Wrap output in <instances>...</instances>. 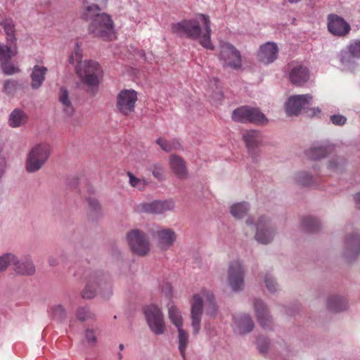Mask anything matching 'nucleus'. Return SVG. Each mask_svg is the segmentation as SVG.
<instances>
[{
    "mask_svg": "<svg viewBox=\"0 0 360 360\" xmlns=\"http://www.w3.org/2000/svg\"><path fill=\"white\" fill-rule=\"evenodd\" d=\"M82 54L78 43L75 44V51L68 58L70 64L77 63L75 70L82 82L88 87V91L94 92L97 89L103 70L100 65L94 60H82Z\"/></svg>",
    "mask_w": 360,
    "mask_h": 360,
    "instance_id": "obj_1",
    "label": "nucleus"
},
{
    "mask_svg": "<svg viewBox=\"0 0 360 360\" xmlns=\"http://www.w3.org/2000/svg\"><path fill=\"white\" fill-rule=\"evenodd\" d=\"M205 33L201 35V28L199 22L195 19L185 20L174 23L172 26L173 32L179 35H186L193 39H200V44L206 49L213 50L214 46L211 41V27L209 17L204 14H200Z\"/></svg>",
    "mask_w": 360,
    "mask_h": 360,
    "instance_id": "obj_2",
    "label": "nucleus"
},
{
    "mask_svg": "<svg viewBox=\"0 0 360 360\" xmlns=\"http://www.w3.org/2000/svg\"><path fill=\"white\" fill-rule=\"evenodd\" d=\"M190 304L191 326L193 333L196 335L200 330L204 305L206 314L211 317L216 316L217 306L213 293L204 288L193 295Z\"/></svg>",
    "mask_w": 360,
    "mask_h": 360,
    "instance_id": "obj_3",
    "label": "nucleus"
},
{
    "mask_svg": "<svg viewBox=\"0 0 360 360\" xmlns=\"http://www.w3.org/2000/svg\"><path fill=\"white\" fill-rule=\"evenodd\" d=\"M100 8L96 4L86 7L83 12V18L86 20H91L89 30L94 36L105 40H112L115 32L113 22L110 17L105 13H98Z\"/></svg>",
    "mask_w": 360,
    "mask_h": 360,
    "instance_id": "obj_4",
    "label": "nucleus"
},
{
    "mask_svg": "<svg viewBox=\"0 0 360 360\" xmlns=\"http://www.w3.org/2000/svg\"><path fill=\"white\" fill-rule=\"evenodd\" d=\"M219 59L224 68L238 70L243 67L240 52L229 42L220 44Z\"/></svg>",
    "mask_w": 360,
    "mask_h": 360,
    "instance_id": "obj_5",
    "label": "nucleus"
},
{
    "mask_svg": "<svg viewBox=\"0 0 360 360\" xmlns=\"http://www.w3.org/2000/svg\"><path fill=\"white\" fill-rule=\"evenodd\" d=\"M138 100L137 93L133 89L121 90L116 97V109L124 116H129L135 111Z\"/></svg>",
    "mask_w": 360,
    "mask_h": 360,
    "instance_id": "obj_6",
    "label": "nucleus"
},
{
    "mask_svg": "<svg viewBox=\"0 0 360 360\" xmlns=\"http://www.w3.org/2000/svg\"><path fill=\"white\" fill-rule=\"evenodd\" d=\"M144 314L150 330L155 335L165 332L164 316L161 309L156 305L150 304L144 309Z\"/></svg>",
    "mask_w": 360,
    "mask_h": 360,
    "instance_id": "obj_7",
    "label": "nucleus"
},
{
    "mask_svg": "<svg viewBox=\"0 0 360 360\" xmlns=\"http://www.w3.org/2000/svg\"><path fill=\"white\" fill-rule=\"evenodd\" d=\"M131 250L135 254L144 256L150 250V244L145 233L138 229L131 230L127 236Z\"/></svg>",
    "mask_w": 360,
    "mask_h": 360,
    "instance_id": "obj_8",
    "label": "nucleus"
},
{
    "mask_svg": "<svg viewBox=\"0 0 360 360\" xmlns=\"http://www.w3.org/2000/svg\"><path fill=\"white\" fill-rule=\"evenodd\" d=\"M311 94L295 95L289 97L285 103L288 115H297L302 110L307 109L312 103Z\"/></svg>",
    "mask_w": 360,
    "mask_h": 360,
    "instance_id": "obj_9",
    "label": "nucleus"
},
{
    "mask_svg": "<svg viewBox=\"0 0 360 360\" xmlns=\"http://www.w3.org/2000/svg\"><path fill=\"white\" fill-rule=\"evenodd\" d=\"M255 240L261 244H268L274 238L275 230L270 220L265 216L259 218L255 224Z\"/></svg>",
    "mask_w": 360,
    "mask_h": 360,
    "instance_id": "obj_10",
    "label": "nucleus"
},
{
    "mask_svg": "<svg viewBox=\"0 0 360 360\" xmlns=\"http://www.w3.org/2000/svg\"><path fill=\"white\" fill-rule=\"evenodd\" d=\"M228 283L233 291H239L243 288L244 270L238 261H233L229 265Z\"/></svg>",
    "mask_w": 360,
    "mask_h": 360,
    "instance_id": "obj_11",
    "label": "nucleus"
},
{
    "mask_svg": "<svg viewBox=\"0 0 360 360\" xmlns=\"http://www.w3.org/2000/svg\"><path fill=\"white\" fill-rule=\"evenodd\" d=\"M328 29L334 36L345 37L349 32L351 27L342 17L330 14L328 16Z\"/></svg>",
    "mask_w": 360,
    "mask_h": 360,
    "instance_id": "obj_12",
    "label": "nucleus"
},
{
    "mask_svg": "<svg viewBox=\"0 0 360 360\" xmlns=\"http://www.w3.org/2000/svg\"><path fill=\"white\" fill-rule=\"evenodd\" d=\"M339 58L341 63L345 66L349 68L354 64L356 60L360 58V40H352L347 49L340 51Z\"/></svg>",
    "mask_w": 360,
    "mask_h": 360,
    "instance_id": "obj_13",
    "label": "nucleus"
},
{
    "mask_svg": "<svg viewBox=\"0 0 360 360\" xmlns=\"http://www.w3.org/2000/svg\"><path fill=\"white\" fill-rule=\"evenodd\" d=\"M289 79L295 85H304L309 79V72L308 68L299 63L290 64Z\"/></svg>",
    "mask_w": 360,
    "mask_h": 360,
    "instance_id": "obj_14",
    "label": "nucleus"
},
{
    "mask_svg": "<svg viewBox=\"0 0 360 360\" xmlns=\"http://www.w3.org/2000/svg\"><path fill=\"white\" fill-rule=\"evenodd\" d=\"M278 49L276 43L268 41L260 46L258 60L264 65L272 63L278 57Z\"/></svg>",
    "mask_w": 360,
    "mask_h": 360,
    "instance_id": "obj_15",
    "label": "nucleus"
},
{
    "mask_svg": "<svg viewBox=\"0 0 360 360\" xmlns=\"http://www.w3.org/2000/svg\"><path fill=\"white\" fill-rule=\"evenodd\" d=\"M335 150V146L328 141L313 143L304 153L308 158H325Z\"/></svg>",
    "mask_w": 360,
    "mask_h": 360,
    "instance_id": "obj_16",
    "label": "nucleus"
},
{
    "mask_svg": "<svg viewBox=\"0 0 360 360\" xmlns=\"http://www.w3.org/2000/svg\"><path fill=\"white\" fill-rule=\"evenodd\" d=\"M153 237L157 240L159 248L166 250L174 243L176 239V234L171 229H162L156 231L153 233Z\"/></svg>",
    "mask_w": 360,
    "mask_h": 360,
    "instance_id": "obj_17",
    "label": "nucleus"
},
{
    "mask_svg": "<svg viewBox=\"0 0 360 360\" xmlns=\"http://www.w3.org/2000/svg\"><path fill=\"white\" fill-rule=\"evenodd\" d=\"M99 287L101 290H108L110 289V283L108 281L107 278L102 276L96 278V281H89L86 285L84 289L82 292V296L84 299H91L96 294L97 289L95 287V283Z\"/></svg>",
    "mask_w": 360,
    "mask_h": 360,
    "instance_id": "obj_18",
    "label": "nucleus"
},
{
    "mask_svg": "<svg viewBox=\"0 0 360 360\" xmlns=\"http://www.w3.org/2000/svg\"><path fill=\"white\" fill-rule=\"evenodd\" d=\"M174 202L172 200L164 201H153L143 205V210L151 214H162L167 211L172 210L174 207Z\"/></svg>",
    "mask_w": 360,
    "mask_h": 360,
    "instance_id": "obj_19",
    "label": "nucleus"
},
{
    "mask_svg": "<svg viewBox=\"0 0 360 360\" xmlns=\"http://www.w3.org/2000/svg\"><path fill=\"white\" fill-rule=\"evenodd\" d=\"M14 271L20 275H32L35 272V267L28 257L18 259L15 257L13 262Z\"/></svg>",
    "mask_w": 360,
    "mask_h": 360,
    "instance_id": "obj_20",
    "label": "nucleus"
},
{
    "mask_svg": "<svg viewBox=\"0 0 360 360\" xmlns=\"http://www.w3.org/2000/svg\"><path fill=\"white\" fill-rule=\"evenodd\" d=\"M234 324L240 334L250 332L254 328V323L249 315L240 314L234 316Z\"/></svg>",
    "mask_w": 360,
    "mask_h": 360,
    "instance_id": "obj_21",
    "label": "nucleus"
},
{
    "mask_svg": "<svg viewBox=\"0 0 360 360\" xmlns=\"http://www.w3.org/2000/svg\"><path fill=\"white\" fill-rule=\"evenodd\" d=\"M47 72V68L44 66L36 65L33 67L30 74L32 79L31 87L33 89H39L45 79V75Z\"/></svg>",
    "mask_w": 360,
    "mask_h": 360,
    "instance_id": "obj_22",
    "label": "nucleus"
},
{
    "mask_svg": "<svg viewBox=\"0 0 360 360\" xmlns=\"http://www.w3.org/2000/svg\"><path fill=\"white\" fill-rule=\"evenodd\" d=\"M256 315L260 325L263 328H268L271 323V319L268 311L261 300H256L254 303Z\"/></svg>",
    "mask_w": 360,
    "mask_h": 360,
    "instance_id": "obj_23",
    "label": "nucleus"
},
{
    "mask_svg": "<svg viewBox=\"0 0 360 360\" xmlns=\"http://www.w3.org/2000/svg\"><path fill=\"white\" fill-rule=\"evenodd\" d=\"M58 100L63 107L64 113L70 116L73 114L75 109L70 98L69 93L65 87H61L58 94Z\"/></svg>",
    "mask_w": 360,
    "mask_h": 360,
    "instance_id": "obj_24",
    "label": "nucleus"
},
{
    "mask_svg": "<svg viewBox=\"0 0 360 360\" xmlns=\"http://www.w3.org/2000/svg\"><path fill=\"white\" fill-rule=\"evenodd\" d=\"M27 121L26 113L19 108L13 110L8 117V124L13 128L20 127Z\"/></svg>",
    "mask_w": 360,
    "mask_h": 360,
    "instance_id": "obj_25",
    "label": "nucleus"
},
{
    "mask_svg": "<svg viewBox=\"0 0 360 360\" xmlns=\"http://www.w3.org/2000/svg\"><path fill=\"white\" fill-rule=\"evenodd\" d=\"M50 155V145L46 143H40L31 148L27 158H49Z\"/></svg>",
    "mask_w": 360,
    "mask_h": 360,
    "instance_id": "obj_26",
    "label": "nucleus"
},
{
    "mask_svg": "<svg viewBox=\"0 0 360 360\" xmlns=\"http://www.w3.org/2000/svg\"><path fill=\"white\" fill-rule=\"evenodd\" d=\"M345 245L347 257L356 255L360 252V237L358 235L348 236Z\"/></svg>",
    "mask_w": 360,
    "mask_h": 360,
    "instance_id": "obj_27",
    "label": "nucleus"
},
{
    "mask_svg": "<svg viewBox=\"0 0 360 360\" xmlns=\"http://www.w3.org/2000/svg\"><path fill=\"white\" fill-rule=\"evenodd\" d=\"M243 137L249 150L254 148L262 141L261 134L257 130H248L243 133Z\"/></svg>",
    "mask_w": 360,
    "mask_h": 360,
    "instance_id": "obj_28",
    "label": "nucleus"
},
{
    "mask_svg": "<svg viewBox=\"0 0 360 360\" xmlns=\"http://www.w3.org/2000/svg\"><path fill=\"white\" fill-rule=\"evenodd\" d=\"M248 122L258 125H266L269 123V120L259 108L250 107Z\"/></svg>",
    "mask_w": 360,
    "mask_h": 360,
    "instance_id": "obj_29",
    "label": "nucleus"
},
{
    "mask_svg": "<svg viewBox=\"0 0 360 360\" xmlns=\"http://www.w3.org/2000/svg\"><path fill=\"white\" fill-rule=\"evenodd\" d=\"M0 24L6 34L7 43L15 44L16 38L15 37V26L13 20L11 18H6Z\"/></svg>",
    "mask_w": 360,
    "mask_h": 360,
    "instance_id": "obj_30",
    "label": "nucleus"
},
{
    "mask_svg": "<svg viewBox=\"0 0 360 360\" xmlns=\"http://www.w3.org/2000/svg\"><path fill=\"white\" fill-rule=\"evenodd\" d=\"M327 307L332 311L339 312L347 308V302L343 298L334 295L328 298Z\"/></svg>",
    "mask_w": 360,
    "mask_h": 360,
    "instance_id": "obj_31",
    "label": "nucleus"
},
{
    "mask_svg": "<svg viewBox=\"0 0 360 360\" xmlns=\"http://www.w3.org/2000/svg\"><path fill=\"white\" fill-rule=\"evenodd\" d=\"M170 167L179 178L184 179L187 177V169L183 159H171Z\"/></svg>",
    "mask_w": 360,
    "mask_h": 360,
    "instance_id": "obj_32",
    "label": "nucleus"
},
{
    "mask_svg": "<svg viewBox=\"0 0 360 360\" xmlns=\"http://www.w3.org/2000/svg\"><path fill=\"white\" fill-rule=\"evenodd\" d=\"M156 143L166 152H171L181 148L180 142L176 139L166 140L163 138H158L156 140Z\"/></svg>",
    "mask_w": 360,
    "mask_h": 360,
    "instance_id": "obj_33",
    "label": "nucleus"
},
{
    "mask_svg": "<svg viewBox=\"0 0 360 360\" xmlns=\"http://www.w3.org/2000/svg\"><path fill=\"white\" fill-rule=\"evenodd\" d=\"M17 53L15 44H11L8 43L0 45V60L1 63L7 62L10 58L14 56Z\"/></svg>",
    "mask_w": 360,
    "mask_h": 360,
    "instance_id": "obj_34",
    "label": "nucleus"
},
{
    "mask_svg": "<svg viewBox=\"0 0 360 360\" xmlns=\"http://www.w3.org/2000/svg\"><path fill=\"white\" fill-rule=\"evenodd\" d=\"M250 107L242 106L235 109L232 113V120L238 122H248Z\"/></svg>",
    "mask_w": 360,
    "mask_h": 360,
    "instance_id": "obj_35",
    "label": "nucleus"
},
{
    "mask_svg": "<svg viewBox=\"0 0 360 360\" xmlns=\"http://www.w3.org/2000/svg\"><path fill=\"white\" fill-rule=\"evenodd\" d=\"M168 315L171 322L177 328H181L183 321L181 311L179 309L172 305L169 308Z\"/></svg>",
    "mask_w": 360,
    "mask_h": 360,
    "instance_id": "obj_36",
    "label": "nucleus"
},
{
    "mask_svg": "<svg viewBox=\"0 0 360 360\" xmlns=\"http://www.w3.org/2000/svg\"><path fill=\"white\" fill-rule=\"evenodd\" d=\"M249 207L246 202L237 203L231 206V214L238 219L243 218L248 212Z\"/></svg>",
    "mask_w": 360,
    "mask_h": 360,
    "instance_id": "obj_37",
    "label": "nucleus"
},
{
    "mask_svg": "<svg viewBox=\"0 0 360 360\" xmlns=\"http://www.w3.org/2000/svg\"><path fill=\"white\" fill-rule=\"evenodd\" d=\"M179 349L182 357L185 358V352L188 343V333L181 328H178Z\"/></svg>",
    "mask_w": 360,
    "mask_h": 360,
    "instance_id": "obj_38",
    "label": "nucleus"
},
{
    "mask_svg": "<svg viewBox=\"0 0 360 360\" xmlns=\"http://www.w3.org/2000/svg\"><path fill=\"white\" fill-rule=\"evenodd\" d=\"M45 162L46 159H27L25 163L26 171L29 173L35 172L40 169Z\"/></svg>",
    "mask_w": 360,
    "mask_h": 360,
    "instance_id": "obj_39",
    "label": "nucleus"
},
{
    "mask_svg": "<svg viewBox=\"0 0 360 360\" xmlns=\"http://www.w3.org/2000/svg\"><path fill=\"white\" fill-rule=\"evenodd\" d=\"M302 226L309 232H315L319 230L320 223L317 219L309 216L302 219Z\"/></svg>",
    "mask_w": 360,
    "mask_h": 360,
    "instance_id": "obj_40",
    "label": "nucleus"
},
{
    "mask_svg": "<svg viewBox=\"0 0 360 360\" xmlns=\"http://www.w3.org/2000/svg\"><path fill=\"white\" fill-rule=\"evenodd\" d=\"M76 316L77 319L81 321H85L94 318V314L86 307H79L77 310Z\"/></svg>",
    "mask_w": 360,
    "mask_h": 360,
    "instance_id": "obj_41",
    "label": "nucleus"
},
{
    "mask_svg": "<svg viewBox=\"0 0 360 360\" xmlns=\"http://www.w3.org/2000/svg\"><path fill=\"white\" fill-rule=\"evenodd\" d=\"M15 256L11 253H6L0 256V272L5 271L11 263L13 264Z\"/></svg>",
    "mask_w": 360,
    "mask_h": 360,
    "instance_id": "obj_42",
    "label": "nucleus"
},
{
    "mask_svg": "<svg viewBox=\"0 0 360 360\" xmlns=\"http://www.w3.org/2000/svg\"><path fill=\"white\" fill-rule=\"evenodd\" d=\"M49 312L54 319L63 320L65 318V311L61 304L53 305Z\"/></svg>",
    "mask_w": 360,
    "mask_h": 360,
    "instance_id": "obj_43",
    "label": "nucleus"
},
{
    "mask_svg": "<svg viewBox=\"0 0 360 360\" xmlns=\"http://www.w3.org/2000/svg\"><path fill=\"white\" fill-rule=\"evenodd\" d=\"M297 181L303 186H311L313 183V179L309 174L301 172L297 174Z\"/></svg>",
    "mask_w": 360,
    "mask_h": 360,
    "instance_id": "obj_44",
    "label": "nucleus"
},
{
    "mask_svg": "<svg viewBox=\"0 0 360 360\" xmlns=\"http://www.w3.org/2000/svg\"><path fill=\"white\" fill-rule=\"evenodd\" d=\"M4 91L8 94H12L16 91L18 88V83L15 80H6L4 82Z\"/></svg>",
    "mask_w": 360,
    "mask_h": 360,
    "instance_id": "obj_45",
    "label": "nucleus"
},
{
    "mask_svg": "<svg viewBox=\"0 0 360 360\" xmlns=\"http://www.w3.org/2000/svg\"><path fill=\"white\" fill-rule=\"evenodd\" d=\"M127 174L129 177V183L131 186L138 188L139 189L143 188L145 184L143 180L136 178L131 172H128Z\"/></svg>",
    "mask_w": 360,
    "mask_h": 360,
    "instance_id": "obj_46",
    "label": "nucleus"
},
{
    "mask_svg": "<svg viewBox=\"0 0 360 360\" xmlns=\"http://www.w3.org/2000/svg\"><path fill=\"white\" fill-rule=\"evenodd\" d=\"M264 283L269 292H274L276 290L277 283L270 275H266L264 278Z\"/></svg>",
    "mask_w": 360,
    "mask_h": 360,
    "instance_id": "obj_47",
    "label": "nucleus"
},
{
    "mask_svg": "<svg viewBox=\"0 0 360 360\" xmlns=\"http://www.w3.org/2000/svg\"><path fill=\"white\" fill-rule=\"evenodd\" d=\"M330 122L337 126H342L346 123L347 118L344 115L338 114L330 117Z\"/></svg>",
    "mask_w": 360,
    "mask_h": 360,
    "instance_id": "obj_48",
    "label": "nucleus"
},
{
    "mask_svg": "<svg viewBox=\"0 0 360 360\" xmlns=\"http://www.w3.org/2000/svg\"><path fill=\"white\" fill-rule=\"evenodd\" d=\"M2 69L3 72L8 75L15 74L19 71L17 67H15L12 64L6 63V62L2 63Z\"/></svg>",
    "mask_w": 360,
    "mask_h": 360,
    "instance_id": "obj_49",
    "label": "nucleus"
},
{
    "mask_svg": "<svg viewBox=\"0 0 360 360\" xmlns=\"http://www.w3.org/2000/svg\"><path fill=\"white\" fill-rule=\"evenodd\" d=\"M85 338L86 341L89 343H95L96 341L95 333L93 330L87 329L86 330Z\"/></svg>",
    "mask_w": 360,
    "mask_h": 360,
    "instance_id": "obj_50",
    "label": "nucleus"
},
{
    "mask_svg": "<svg viewBox=\"0 0 360 360\" xmlns=\"http://www.w3.org/2000/svg\"><path fill=\"white\" fill-rule=\"evenodd\" d=\"M307 109H308V111H307L308 115L311 116V117L319 115L321 112V109L319 107L312 108H308Z\"/></svg>",
    "mask_w": 360,
    "mask_h": 360,
    "instance_id": "obj_51",
    "label": "nucleus"
},
{
    "mask_svg": "<svg viewBox=\"0 0 360 360\" xmlns=\"http://www.w3.org/2000/svg\"><path fill=\"white\" fill-rule=\"evenodd\" d=\"M88 202H89V206L92 209L97 210L99 208V203L97 200L94 199V198H89Z\"/></svg>",
    "mask_w": 360,
    "mask_h": 360,
    "instance_id": "obj_52",
    "label": "nucleus"
},
{
    "mask_svg": "<svg viewBox=\"0 0 360 360\" xmlns=\"http://www.w3.org/2000/svg\"><path fill=\"white\" fill-rule=\"evenodd\" d=\"M355 201L356 202L358 208L360 210V193L356 195Z\"/></svg>",
    "mask_w": 360,
    "mask_h": 360,
    "instance_id": "obj_53",
    "label": "nucleus"
},
{
    "mask_svg": "<svg viewBox=\"0 0 360 360\" xmlns=\"http://www.w3.org/2000/svg\"><path fill=\"white\" fill-rule=\"evenodd\" d=\"M246 224L248 225V226L249 225H252V221L250 219H248L246 220Z\"/></svg>",
    "mask_w": 360,
    "mask_h": 360,
    "instance_id": "obj_54",
    "label": "nucleus"
},
{
    "mask_svg": "<svg viewBox=\"0 0 360 360\" xmlns=\"http://www.w3.org/2000/svg\"><path fill=\"white\" fill-rule=\"evenodd\" d=\"M290 4H295L299 2V0H288Z\"/></svg>",
    "mask_w": 360,
    "mask_h": 360,
    "instance_id": "obj_55",
    "label": "nucleus"
},
{
    "mask_svg": "<svg viewBox=\"0 0 360 360\" xmlns=\"http://www.w3.org/2000/svg\"><path fill=\"white\" fill-rule=\"evenodd\" d=\"M259 349L261 352H264L266 351V349L264 347H262L260 346H259Z\"/></svg>",
    "mask_w": 360,
    "mask_h": 360,
    "instance_id": "obj_56",
    "label": "nucleus"
},
{
    "mask_svg": "<svg viewBox=\"0 0 360 360\" xmlns=\"http://www.w3.org/2000/svg\"><path fill=\"white\" fill-rule=\"evenodd\" d=\"M217 96H219V98H221V97L223 96V95H222V94H221V91H219V92L217 93Z\"/></svg>",
    "mask_w": 360,
    "mask_h": 360,
    "instance_id": "obj_57",
    "label": "nucleus"
},
{
    "mask_svg": "<svg viewBox=\"0 0 360 360\" xmlns=\"http://www.w3.org/2000/svg\"><path fill=\"white\" fill-rule=\"evenodd\" d=\"M119 347L120 350H122L124 349V345L122 344H120Z\"/></svg>",
    "mask_w": 360,
    "mask_h": 360,
    "instance_id": "obj_58",
    "label": "nucleus"
},
{
    "mask_svg": "<svg viewBox=\"0 0 360 360\" xmlns=\"http://www.w3.org/2000/svg\"><path fill=\"white\" fill-rule=\"evenodd\" d=\"M119 359H122V355L121 354H119Z\"/></svg>",
    "mask_w": 360,
    "mask_h": 360,
    "instance_id": "obj_59",
    "label": "nucleus"
}]
</instances>
